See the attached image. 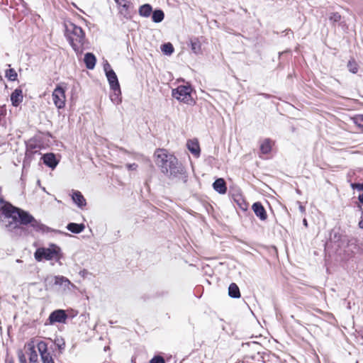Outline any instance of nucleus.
Masks as SVG:
<instances>
[{
	"label": "nucleus",
	"mask_w": 363,
	"mask_h": 363,
	"mask_svg": "<svg viewBox=\"0 0 363 363\" xmlns=\"http://www.w3.org/2000/svg\"><path fill=\"white\" fill-rule=\"evenodd\" d=\"M0 223L8 231L21 234L24 231L21 225L30 224L36 231H44L46 226L37 220L28 212L13 206L0 198Z\"/></svg>",
	"instance_id": "1"
},
{
	"label": "nucleus",
	"mask_w": 363,
	"mask_h": 363,
	"mask_svg": "<svg viewBox=\"0 0 363 363\" xmlns=\"http://www.w3.org/2000/svg\"><path fill=\"white\" fill-rule=\"evenodd\" d=\"M65 36L74 51L78 52L84 40L82 28L77 24H65Z\"/></svg>",
	"instance_id": "2"
},
{
	"label": "nucleus",
	"mask_w": 363,
	"mask_h": 363,
	"mask_svg": "<svg viewBox=\"0 0 363 363\" xmlns=\"http://www.w3.org/2000/svg\"><path fill=\"white\" fill-rule=\"evenodd\" d=\"M156 164L160 168L162 173H167V169L174 166L177 162V158L167 154L165 150H158L155 153Z\"/></svg>",
	"instance_id": "3"
},
{
	"label": "nucleus",
	"mask_w": 363,
	"mask_h": 363,
	"mask_svg": "<svg viewBox=\"0 0 363 363\" xmlns=\"http://www.w3.org/2000/svg\"><path fill=\"white\" fill-rule=\"evenodd\" d=\"M60 250V248L57 245H52L50 247L48 248L38 249L34 254V257L38 261H41L43 258L50 260L55 258H59L58 255Z\"/></svg>",
	"instance_id": "4"
},
{
	"label": "nucleus",
	"mask_w": 363,
	"mask_h": 363,
	"mask_svg": "<svg viewBox=\"0 0 363 363\" xmlns=\"http://www.w3.org/2000/svg\"><path fill=\"white\" fill-rule=\"evenodd\" d=\"M191 92V89L189 86H179L172 90V96L178 101L189 104L192 101Z\"/></svg>",
	"instance_id": "5"
},
{
	"label": "nucleus",
	"mask_w": 363,
	"mask_h": 363,
	"mask_svg": "<svg viewBox=\"0 0 363 363\" xmlns=\"http://www.w3.org/2000/svg\"><path fill=\"white\" fill-rule=\"evenodd\" d=\"M52 101L55 106L59 108H63L65 106V89L61 86L58 85L54 89L52 94Z\"/></svg>",
	"instance_id": "6"
},
{
	"label": "nucleus",
	"mask_w": 363,
	"mask_h": 363,
	"mask_svg": "<svg viewBox=\"0 0 363 363\" xmlns=\"http://www.w3.org/2000/svg\"><path fill=\"white\" fill-rule=\"evenodd\" d=\"M106 75L111 89L115 91L116 96H119L121 94L120 85L115 72L113 69H109V71H107V73H106Z\"/></svg>",
	"instance_id": "7"
},
{
	"label": "nucleus",
	"mask_w": 363,
	"mask_h": 363,
	"mask_svg": "<svg viewBox=\"0 0 363 363\" xmlns=\"http://www.w3.org/2000/svg\"><path fill=\"white\" fill-rule=\"evenodd\" d=\"M67 318V315L65 311L62 309L55 310L52 312L49 316V321L50 324L54 323H65Z\"/></svg>",
	"instance_id": "8"
},
{
	"label": "nucleus",
	"mask_w": 363,
	"mask_h": 363,
	"mask_svg": "<svg viewBox=\"0 0 363 363\" xmlns=\"http://www.w3.org/2000/svg\"><path fill=\"white\" fill-rule=\"evenodd\" d=\"M184 173V168L180 164L177 159V162L174 164V166H171L169 169H167V173H164L169 178H177L179 177V175H182Z\"/></svg>",
	"instance_id": "9"
},
{
	"label": "nucleus",
	"mask_w": 363,
	"mask_h": 363,
	"mask_svg": "<svg viewBox=\"0 0 363 363\" xmlns=\"http://www.w3.org/2000/svg\"><path fill=\"white\" fill-rule=\"evenodd\" d=\"M55 284L60 286L63 291L70 290V287H74V285L66 277L63 276H55L54 277Z\"/></svg>",
	"instance_id": "10"
},
{
	"label": "nucleus",
	"mask_w": 363,
	"mask_h": 363,
	"mask_svg": "<svg viewBox=\"0 0 363 363\" xmlns=\"http://www.w3.org/2000/svg\"><path fill=\"white\" fill-rule=\"evenodd\" d=\"M252 208L255 213V215L261 220H265L267 218V212L264 208V206L262 205L259 202H256L253 203Z\"/></svg>",
	"instance_id": "11"
},
{
	"label": "nucleus",
	"mask_w": 363,
	"mask_h": 363,
	"mask_svg": "<svg viewBox=\"0 0 363 363\" xmlns=\"http://www.w3.org/2000/svg\"><path fill=\"white\" fill-rule=\"evenodd\" d=\"M213 189L220 194L227 191L226 183L223 178L217 179L213 184Z\"/></svg>",
	"instance_id": "12"
},
{
	"label": "nucleus",
	"mask_w": 363,
	"mask_h": 363,
	"mask_svg": "<svg viewBox=\"0 0 363 363\" xmlns=\"http://www.w3.org/2000/svg\"><path fill=\"white\" fill-rule=\"evenodd\" d=\"M11 101L13 106H18L23 101V92L21 89H16L11 95Z\"/></svg>",
	"instance_id": "13"
},
{
	"label": "nucleus",
	"mask_w": 363,
	"mask_h": 363,
	"mask_svg": "<svg viewBox=\"0 0 363 363\" xmlns=\"http://www.w3.org/2000/svg\"><path fill=\"white\" fill-rule=\"evenodd\" d=\"M72 199L79 208H82L86 204V199L80 191H74L72 195Z\"/></svg>",
	"instance_id": "14"
},
{
	"label": "nucleus",
	"mask_w": 363,
	"mask_h": 363,
	"mask_svg": "<svg viewBox=\"0 0 363 363\" xmlns=\"http://www.w3.org/2000/svg\"><path fill=\"white\" fill-rule=\"evenodd\" d=\"M43 162L52 169H54L57 164V161L53 153H47L44 155L43 156Z\"/></svg>",
	"instance_id": "15"
},
{
	"label": "nucleus",
	"mask_w": 363,
	"mask_h": 363,
	"mask_svg": "<svg viewBox=\"0 0 363 363\" xmlns=\"http://www.w3.org/2000/svg\"><path fill=\"white\" fill-rule=\"evenodd\" d=\"M27 347L29 351V361L30 363H38V356L35 349V345L33 342H28L27 344Z\"/></svg>",
	"instance_id": "16"
},
{
	"label": "nucleus",
	"mask_w": 363,
	"mask_h": 363,
	"mask_svg": "<svg viewBox=\"0 0 363 363\" xmlns=\"http://www.w3.org/2000/svg\"><path fill=\"white\" fill-rule=\"evenodd\" d=\"M84 61L87 69H93L95 67L96 59L92 53L87 52L84 55Z\"/></svg>",
	"instance_id": "17"
},
{
	"label": "nucleus",
	"mask_w": 363,
	"mask_h": 363,
	"mask_svg": "<svg viewBox=\"0 0 363 363\" xmlns=\"http://www.w3.org/2000/svg\"><path fill=\"white\" fill-rule=\"evenodd\" d=\"M138 13L140 16L147 18L152 13V7L149 4H145L139 7Z\"/></svg>",
	"instance_id": "18"
},
{
	"label": "nucleus",
	"mask_w": 363,
	"mask_h": 363,
	"mask_svg": "<svg viewBox=\"0 0 363 363\" xmlns=\"http://www.w3.org/2000/svg\"><path fill=\"white\" fill-rule=\"evenodd\" d=\"M84 228L85 225L83 223L78 224L75 223H70L67 226V229L73 233H80L84 230Z\"/></svg>",
	"instance_id": "19"
},
{
	"label": "nucleus",
	"mask_w": 363,
	"mask_h": 363,
	"mask_svg": "<svg viewBox=\"0 0 363 363\" xmlns=\"http://www.w3.org/2000/svg\"><path fill=\"white\" fill-rule=\"evenodd\" d=\"M187 147L189 150L195 156L199 157L200 153V147L197 142L188 141Z\"/></svg>",
	"instance_id": "20"
},
{
	"label": "nucleus",
	"mask_w": 363,
	"mask_h": 363,
	"mask_svg": "<svg viewBox=\"0 0 363 363\" xmlns=\"http://www.w3.org/2000/svg\"><path fill=\"white\" fill-rule=\"evenodd\" d=\"M228 295L232 298H239L240 296V289L236 284L232 283L228 288Z\"/></svg>",
	"instance_id": "21"
},
{
	"label": "nucleus",
	"mask_w": 363,
	"mask_h": 363,
	"mask_svg": "<svg viewBox=\"0 0 363 363\" xmlns=\"http://www.w3.org/2000/svg\"><path fill=\"white\" fill-rule=\"evenodd\" d=\"M190 45L191 50L194 53L198 55L201 52V45L199 40L196 38L191 39Z\"/></svg>",
	"instance_id": "22"
},
{
	"label": "nucleus",
	"mask_w": 363,
	"mask_h": 363,
	"mask_svg": "<svg viewBox=\"0 0 363 363\" xmlns=\"http://www.w3.org/2000/svg\"><path fill=\"white\" fill-rule=\"evenodd\" d=\"M164 14L162 10L157 9V10H155L154 11H152V18L155 23L161 22L164 19Z\"/></svg>",
	"instance_id": "23"
},
{
	"label": "nucleus",
	"mask_w": 363,
	"mask_h": 363,
	"mask_svg": "<svg viewBox=\"0 0 363 363\" xmlns=\"http://www.w3.org/2000/svg\"><path fill=\"white\" fill-rule=\"evenodd\" d=\"M272 150L271 140L265 139L260 145V150L263 154L269 153Z\"/></svg>",
	"instance_id": "24"
},
{
	"label": "nucleus",
	"mask_w": 363,
	"mask_h": 363,
	"mask_svg": "<svg viewBox=\"0 0 363 363\" xmlns=\"http://www.w3.org/2000/svg\"><path fill=\"white\" fill-rule=\"evenodd\" d=\"M38 350L40 352V357H43L45 355H48L49 353L48 352V345L44 341H40L38 343Z\"/></svg>",
	"instance_id": "25"
},
{
	"label": "nucleus",
	"mask_w": 363,
	"mask_h": 363,
	"mask_svg": "<svg viewBox=\"0 0 363 363\" xmlns=\"http://www.w3.org/2000/svg\"><path fill=\"white\" fill-rule=\"evenodd\" d=\"M347 68L349 71L353 74H356L358 71L359 66L354 59L349 60L347 63Z\"/></svg>",
	"instance_id": "26"
},
{
	"label": "nucleus",
	"mask_w": 363,
	"mask_h": 363,
	"mask_svg": "<svg viewBox=\"0 0 363 363\" xmlns=\"http://www.w3.org/2000/svg\"><path fill=\"white\" fill-rule=\"evenodd\" d=\"M17 72L13 68H10L6 71V77L10 81H15L17 79Z\"/></svg>",
	"instance_id": "27"
},
{
	"label": "nucleus",
	"mask_w": 363,
	"mask_h": 363,
	"mask_svg": "<svg viewBox=\"0 0 363 363\" xmlns=\"http://www.w3.org/2000/svg\"><path fill=\"white\" fill-rule=\"evenodd\" d=\"M161 50L167 55H171L174 52V48L170 43L164 44L162 46Z\"/></svg>",
	"instance_id": "28"
},
{
	"label": "nucleus",
	"mask_w": 363,
	"mask_h": 363,
	"mask_svg": "<svg viewBox=\"0 0 363 363\" xmlns=\"http://www.w3.org/2000/svg\"><path fill=\"white\" fill-rule=\"evenodd\" d=\"M115 2L121 6L125 11H128L130 6V1L128 0H115Z\"/></svg>",
	"instance_id": "29"
},
{
	"label": "nucleus",
	"mask_w": 363,
	"mask_h": 363,
	"mask_svg": "<svg viewBox=\"0 0 363 363\" xmlns=\"http://www.w3.org/2000/svg\"><path fill=\"white\" fill-rule=\"evenodd\" d=\"M329 20L333 23H337L341 20V16L338 13H331Z\"/></svg>",
	"instance_id": "30"
},
{
	"label": "nucleus",
	"mask_w": 363,
	"mask_h": 363,
	"mask_svg": "<svg viewBox=\"0 0 363 363\" xmlns=\"http://www.w3.org/2000/svg\"><path fill=\"white\" fill-rule=\"evenodd\" d=\"M354 123L363 130V115L356 116L354 118Z\"/></svg>",
	"instance_id": "31"
},
{
	"label": "nucleus",
	"mask_w": 363,
	"mask_h": 363,
	"mask_svg": "<svg viewBox=\"0 0 363 363\" xmlns=\"http://www.w3.org/2000/svg\"><path fill=\"white\" fill-rule=\"evenodd\" d=\"M150 363H165V361L162 357L155 356L150 361Z\"/></svg>",
	"instance_id": "32"
},
{
	"label": "nucleus",
	"mask_w": 363,
	"mask_h": 363,
	"mask_svg": "<svg viewBox=\"0 0 363 363\" xmlns=\"http://www.w3.org/2000/svg\"><path fill=\"white\" fill-rule=\"evenodd\" d=\"M41 359L43 363H55L50 354H48V355L44 356L43 357H41Z\"/></svg>",
	"instance_id": "33"
},
{
	"label": "nucleus",
	"mask_w": 363,
	"mask_h": 363,
	"mask_svg": "<svg viewBox=\"0 0 363 363\" xmlns=\"http://www.w3.org/2000/svg\"><path fill=\"white\" fill-rule=\"evenodd\" d=\"M351 187L353 189H357L358 191H363V183H352Z\"/></svg>",
	"instance_id": "34"
},
{
	"label": "nucleus",
	"mask_w": 363,
	"mask_h": 363,
	"mask_svg": "<svg viewBox=\"0 0 363 363\" xmlns=\"http://www.w3.org/2000/svg\"><path fill=\"white\" fill-rule=\"evenodd\" d=\"M55 345H57V347H58L59 350H63L65 348V343L64 342L63 340H55Z\"/></svg>",
	"instance_id": "35"
},
{
	"label": "nucleus",
	"mask_w": 363,
	"mask_h": 363,
	"mask_svg": "<svg viewBox=\"0 0 363 363\" xmlns=\"http://www.w3.org/2000/svg\"><path fill=\"white\" fill-rule=\"evenodd\" d=\"M126 167L129 169V170H135L138 167V164H135V163H133V164H126Z\"/></svg>",
	"instance_id": "36"
},
{
	"label": "nucleus",
	"mask_w": 363,
	"mask_h": 363,
	"mask_svg": "<svg viewBox=\"0 0 363 363\" xmlns=\"http://www.w3.org/2000/svg\"><path fill=\"white\" fill-rule=\"evenodd\" d=\"M19 361L21 363H26V357L23 354L19 355Z\"/></svg>",
	"instance_id": "37"
},
{
	"label": "nucleus",
	"mask_w": 363,
	"mask_h": 363,
	"mask_svg": "<svg viewBox=\"0 0 363 363\" xmlns=\"http://www.w3.org/2000/svg\"><path fill=\"white\" fill-rule=\"evenodd\" d=\"M109 69H111V66L108 62H106L104 65V71L106 72V73H107V71H109Z\"/></svg>",
	"instance_id": "38"
},
{
	"label": "nucleus",
	"mask_w": 363,
	"mask_h": 363,
	"mask_svg": "<svg viewBox=\"0 0 363 363\" xmlns=\"http://www.w3.org/2000/svg\"><path fill=\"white\" fill-rule=\"evenodd\" d=\"M358 199L362 203H363V193L359 195Z\"/></svg>",
	"instance_id": "39"
},
{
	"label": "nucleus",
	"mask_w": 363,
	"mask_h": 363,
	"mask_svg": "<svg viewBox=\"0 0 363 363\" xmlns=\"http://www.w3.org/2000/svg\"><path fill=\"white\" fill-rule=\"evenodd\" d=\"M118 97V96H116V95H115V94H114L113 95H111V101H115Z\"/></svg>",
	"instance_id": "40"
},
{
	"label": "nucleus",
	"mask_w": 363,
	"mask_h": 363,
	"mask_svg": "<svg viewBox=\"0 0 363 363\" xmlns=\"http://www.w3.org/2000/svg\"><path fill=\"white\" fill-rule=\"evenodd\" d=\"M299 209H300V211H301V212H303V211H305L304 207H303V206H299Z\"/></svg>",
	"instance_id": "41"
},
{
	"label": "nucleus",
	"mask_w": 363,
	"mask_h": 363,
	"mask_svg": "<svg viewBox=\"0 0 363 363\" xmlns=\"http://www.w3.org/2000/svg\"><path fill=\"white\" fill-rule=\"evenodd\" d=\"M303 224H304V225H305V226H307V225H308V223H307V220H306V219H303Z\"/></svg>",
	"instance_id": "42"
}]
</instances>
